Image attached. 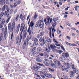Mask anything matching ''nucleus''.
Masks as SVG:
<instances>
[{
	"mask_svg": "<svg viewBox=\"0 0 79 79\" xmlns=\"http://www.w3.org/2000/svg\"><path fill=\"white\" fill-rule=\"evenodd\" d=\"M74 67H75V66H74V65L73 64L72 65V68L73 70V71H71L70 72V74L71 75V77H73L76 73L77 74L79 73V72L78 71L77 69Z\"/></svg>",
	"mask_w": 79,
	"mask_h": 79,
	"instance_id": "nucleus-1",
	"label": "nucleus"
},
{
	"mask_svg": "<svg viewBox=\"0 0 79 79\" xmlns=\"http://www.w3.org/2000/svg\"><path fill=\"white\" fill-rule=\"evenodd\" d=\"M44 19H42L41 20H40L36 22L35 27H40V28H44Z\"/></svg>",
	"mask_w": 79,
	"mask_h": 79,
	"instance_id": "nucleus-2",
	"label": "nucleus"
},
{
	"mask_svg": "<svg viewBox=\"0 0 79 79\" xmlns=\"http://www.w3.org/2000/svg\"><path fill=\"white\" fill-rule=\"evenodd\" d=\"M32 38V36H31L29 38V36H27V37L26 40H25L24 41V44L23 45V48H25L26 46H27L28 45V42L29 41V40H31Z\"/></svg>",
	"mask_w": 79,
	"mask_h": 79,
	"instance_id": "nucleus-3",
	"label": "nucleus"
},
{
	"mask_svg": "<svg viewBox=\"0 0 79 79\" xmlns=\"http://www.w3.org/2000/svg\"><path fill=\"white\" fill-rule=\"evenodd\" d=\"M24 29V26L23 28L21 27L20 29V31L21 32L20 35L19 40L18 43L19 45H20V44H21V40H22V33H23V31Z\"/></svg>",
	"mask_w": 79,
	"mask_h": 79,
	"instance_id": "nucleus-4",
	"label": "nucleus"
},
{
	"mask_svg": "<svg viewBox=\"0 0 79 79\" xmlns=\"http://www.w3.org/2000/svg\"><path fill=\"white\" fill-rule=\"evenodd\" d=\"M34 26V23H33V22L31 21V22L30 23V26H29V28H28V31H27L28 32H29V35H31V34H32V28L31 30H30V28L31 27L32 28V27Z\"/></svg>",
	"mask_w": 79,
	"mask_h": 79,
	"instance_id": "nucleus-5",
	"label": "nucleus"
},
{
	"mask_svg": "<svg viewBox=\"0 0 79 79\" xmlns=\"http://www.w3.org/2000/svg\"><path fill=\"white\" fill-rule=\"evenodd\" d=\"M62 55L63 56L60 57V58L62 60H66V58H68L69 57V54L68 52H66L65 53H63L62 54Z\"/></svg>",
	"mask_w": 79,
	"mask_h": 79,
	"instance_id": "nucleus-6",
	"label": "nucleus"
},
{
	"mask_svg": "<svg viewBox=\"0 0 79 79\" xmlns=\"http://www.w3.org/2000/svg\"><path fill=\"white\" fill-rule=\"evenodd\" d=\"M48 48L49 49L51 48L53 52H55L56 51V50L55 49V48H56V46L55 45V44H54L50 45V46L48 47Z\"/></svg>",
	"mask_w": 79,
	"mask_h": 79,
	"instance_id": "nucleus-7",
	"label": "nucleus"
},
{
	"mask_svg": "<svg viewBox=\"0 0 79 79\" xmlns=\"http://www.w3.org/2000/svg\"><path fill=\"white\" fill-rule=\"evenodd\" d=\"M46 76L48 78H52V75H51L50 74H46V75H41V77L43 78V79H44L45 78V77Z\"/></svg>",
	"mask_w": 79,
	"mask_h": 79,
	"instance_id": "nucleus-8",
	"label": "nucleus"
},
{
	"mask_svg": "<svg viewBox=\"0 0 79 79\" xmlns=\"http://www.w3.org/2000/svg\"><path fill=\"white\" fill-rule=\"evenodd\" d=\"M20 24H19L17 26V28L15 29L14 33L15 34H18L19 30V27H20Z\"/></svg>",
	"mask_w": 79,
	"mask_h": 79,
	"instance_id": "nucleus-9",
	"label": "nucleus"
},
{
	"mask_svg": "<svg viewBox=\"0 0 79 79\" xmlns=\"http://www.w3.org/2000/svg\"><path fill=\"white\" fill-rule=\"evenodd\" d=\"M40 42H41L42 44H40V45L41 46L44 45L45 44V40H44V38H42V37H41L40 39Z\"/></svg>",
	"mask_w": 79,
	"mask_h": 79,
	"instance_id": "nucleus-10",
	"label": "nucleus"
},
{
	"mask_svg": "<svg viewBox=\"0 0 79 79\" xmlns=\"http://www.w3.org/2000/svg\"><path fill=\"white\" fill-rule=\"evenodd\" d=\"M44 22L46 25H48V24H50V17L48 18L47 20L46 19H45Z\"/></svg>",
	"mask_w": 79,
	"mask_h": 79,
	"instance_id": "nucleus-11",
	"label": "nucleus"
},
{
	"mask_svg": "<svg viewBox=\"0 0 79 79\" xmlns=\"http://www.w3.org/2000/svg\"><path fill=\"white\" fill-rule=\"evenodd\" d=\"M22 39L24 40L26 38V35H27V32L24 31L23 33V35H22Z\"/></svg>",
	"mask_w": 79,
	"mask_h": 79,
	"instance_id": "nucleus-12",
	"label": "nucleus"
},
{
	"mask_svg": "<svg viewBox=\"0 0 79 79\" xmlns=\"http://www.w3.org/2000/svg\"><path fill=\"white\" fill-rule=\"evenodd\" d=\"M33 69L35 71H38L39 69H40L41 67H40L38 66H34L33 67Z\"/></svg>",
	"mask_w": 79,
	"mask_h": 79,
	"instance_id": "nucleus-13",
	"label": "nucleus"
},
{
	"mask_svg": "<svg viewBox=\"0 0 79 79\" xmlns=\"http://www.w3.org/2000/svg\"><path fill=\"white\" fill-rule=\"evenodd\" d=\"M20 3H21V2H20L19 1L18 2H15L14 4V7H16L17 5H19Z\"/></svg>",
	"mask_w": 79,
	"mask_h": 79,
	"instance_id": "nucleus-14",
	"label": "nucleus"
},
{
	"mask_svg": "<svg viewBox=\"0 0 79 79\" xmlns=\"http://www.w3.org/2000/svg\"><path fill=\"white\" fill-rule=\"evenodd\" d=\"M19 18L20 19H22V21H24L25 18L24 16H23V15L22 14H21L20 15Z\"/></svg>",
	"mask_w": 79,
	"mask_h": 79,
	"instance_id": "nucleus-15",
	"label": "nucleus"
},
{
	"mask_svg": "<svg viewBox=\"0 0 79 79\" xmlns=\"http://www.w3.org/2000/svg\"><path fill=\"white\" fill-rule=\"evenodd\" d=\"M34 43L36 45H38V44H39V41H38V40L37 39H35L34 41Z\"/></svg>",
	"mask_w": 79,
	"mask_h": 79,
	"instance_id": "nucleus-16",
	"label": "nucleus"
},
{
	"mask_svg": "<svg viewBox=\"0 0 79 79\" xmlns=\"http://www.w3.org/2000/svg\"><path fill=\"white\" fill-rule=\"evenodd\" d=\"M18 19H19V15L17 14L15 16V20L16 21H17Z\"/></svg>",
	"mask_w": 79,
	"mask_h": 79,
	"instance_id": "nucleus-17",
	"label": "nucleus"
},
{
	"mask_svg": "<svg viewBox=\"0 0 79 79\" xmlns=\"http://www.w3.org/2000/svg\"><path fill=\"white\" fill-rule=\"evenodd\" d=\"M0 2L1 3V5H4V4H5V0H2L0 1Z\"/></svg>",
	"mask_w": 79,
	"mask_h": 79,
	"instance_id": "nucleus-18",
	"label": "nucleus"
},
{
	"mask_svg": "<svg viewBox=\"0 0 79 79\" xmlns=\"http://www.w3.org/2000/svg\"><path fill=\"white\" fill-rule=\"evenodd\" d=\"M12 26L13 29H15L16 26L15 25V22H13L12 24Z\"/></svg>",
	"mask_w": 79,
	"mask_h": 79,
	"instance_id": "nucleus-19",
	"label": "nucleus"
},
{
	"mask_svg": "<svg viewBox=\"0 0 79 79\" xmlns=\"http://www.w3.org/2000/svg\"><path fill=\"white\" fill-rule=\"evenodd\" d=\"M38 17V15H37L36 12H35V15L33 17L34 19H37Z\"/></svg>",
	"mask_w": 79,
	"mask_h": 79,
	"instance_id": "nucleus-20",
	"label": "nucleus"
},
{
	"mask_svg": "<svg viewBox=\"0 0 79 79\" xmlns=\"http://www.w3.org/2000/svg\"><path fill=\"white\" fill-rule=\"evenodd\" d=\"M8 28H12L13 27H12V25H11V24L10 23L8 24Z\"/></svg>",
	"mask_w": 79,
	"mask_h": 79,
	"instance_id": "nucleus-21",
	"label": "nucleus"
},
{
	"mask_svg": "<svg viewBox=\"0 0 79 79\" xmlns=\"http://www.w3.org/2000/svg\"><path fill=\"white\" fill-rule=\"evenodd\" d=\"M40 65L41 66H42L43 68H44V69H43V70H46V68H45V66L44 64H40Z\"/></svg>",
	"mask_w": 79,
	"mask_h": 79,
	"instance_id": "nucleus-22",
	"label": "nucleus"
},
{
	"mask_svg": "<svg viewBox=\"0 0 79 79\" xmlns=\"http://www.w3.org/2000/svg\"><path fill=\"white\" fill-rule=\"evenodd\" d=\"M29 45L31 47H34V43H30L29 44Z\"/></svg>",
	"mask_w": 79,
	"mask_h": 79,
	"instance_id": "nucleus-23",
	"label": "nucleus"
},
{
	"mask_svg": "<svg viewBox=\"0 0 79 79\" xmlns=\"http://www.w3.org/2000/svg\"><path fill=\"white\" fill-rule=\"evenodd\" d=\"M19 42V36H17L16 38V40L15 41L16 44H18Z\"/></svg>",
	"mask_w": 79,
	"mask_h": 79,
	"instance_id": "nucleus-24",
	"label": "nucleus"
},
{
	"mask_svg": "<svg viewBox=\"0 0 79 79\" xmlns=\"http://www.w3.org/2000/svg\"><path fill=\"white\" fill-rule=\"evenodd\" d=\"M3 7H4L5 8L6 10L7 9H8V5H5Z\"/></svg>",
	"mask_w": 79,
	"mask_h": 79,
	"instance_id": "nucleus-25",
	"label": "nucleus"
},
{
	"mask_svg": "<svg viewBox=\"0 0 79 79\" xmlns=\"http://www.w3.org/2000/svg\"><path fill=\"white\" fill-rule=\"evenodd\" d=\"M55 30V27H53L52 28V37H54V33H53V31H54Z\"/></svg>",
	"mask_w": 79,
	"mask_h": 79,
	"instance_id": "nucleus-26",
	"label": "nucleus"
},
{
	"mask_svg": "<svg viewBox=\"0 0 79 79\" xmlns=\"http://www.w3.org/2000/svg\"><path fill=\"white\" fill-rule=\"evenodd\" d=\"M57 24V22H56L55 23H53L52 24V26L54 27H55V26H56V24Z\"/></svg>",
	"mask_w": 79,
	"mask_h": 79,
	"instance_id": "nucleus-27",
	"label": "nucleus"
},
{
	"mask_svg": "<svg viewBox=\"0 0 79 79\" xmlns=\"http://www.w3.org/2000/svg\"><path fill=\"white\" fill-rule=\"evenodd\" d=\"M11 16H9V18L7 19L6 21V23H8V22L10 21V19L11 18Z\"/></svg>",
	"mask_w": 79,
	"mask_h": 79,
	"instance_id": "nucleus-28",
	"label": "nucleus"
},
{
	"mask_svg": "<svg viewBox=\"0 0 79 79\" xmlns=\"http://www.w3.org/2000/svg\"><path fill=\"white\" fill-rule=\"evenodd\" d=\"M8 29L9 31V32H13V28H8Z\"/></svg>",
	"mask_w": 79,
	"mask_h": 79,
	"instance_id": "nucleus-29",
	"label": "nucleus"
},
{
	"mask_svg": "<svg viewBox=\"0 0 79 79\" xmlns=\"http://www.w3.org/2000/svg\"><path fill=\"white\" fill-rule=\"evenodd\" d=\"M58 19V17L54 18L53 19V21L54 22H56V21Z\"/></svg>",
	"mask_w": 79,
	"mask_h": 79,
	"instance_id": "nucleus-30",
	"label": "nucleus"
},
{
	"mask_svg": "<svg viewBox=\"0 0 79 79\" xmlns=\"http://www.w3.org/2000/svg\"><path fill=\"white\" fill-rule=\"evenodd\" d=\"M60 67L61 68V69L63 71L65 69V67L64 66L60 65Z\"/></svg>",
	"mask_w": 79,
	"mask_h": 79,
	"instance_id": "nucleus-31",
	"label": "nucleus"
},
{
	"mask_svg": "<svg viewBox=\"0 0 79 79\" xmlns=\"http://www.w3.org/2000/svg\"><path fill=\"white\" fill-rule=\"evenodd\" d=\"M38 53H39V52H36V51L34 52L33 53V54L34 55H38Z\"/></svg>",
	"mask_w": 79,
	"mask_h": 79,
	"instance_id": "nucleus-32",
	"label": "nucleus"
},
{
	"mask_svg": "<svg viewBox=\"0 0 79 79\" xmlns=\"http://www.w3.org/2000/svg\"><path fill=\"white\" fill-rule=\"evenodd\" d=\"M38 52H41L42 51V48H37Z\"/></svg>",
	"mask_w": 79,
	"mask_h": 79,
	"instance_id": "nucleus-33",
	"label": "nucleus"
},
{
	"mask_svg": "<svg viewBox=\"0 0 79 79\" xmlns=\"http://www.w3.org/2000/svg\"><path fill=\"white\" fill-rule=\"evenodd\" d=\"M44 60H45L46 62V64H48V63H49V60L47 59H45Z\"/></svg>",
	"mask_w": 79,
	"mask_h": 79,
	"instance_id": "nucleus-34",
	"label": "nucleus"
},
{
	"mask_svg": "<svg viewBox=\"0 0 79 79\" xmlns=\"http://www.w3.org/2000/svg\"><path fill=\"white\" fill-rule=\"evenodd\" d=\"M52 27H51L50 28V32H49V35L50 36H51L52 35Z\"/></svg>",
	"mask_w": 79,
	"mask_h": 79,
	"instance_id": "nucleus-35",
	"label": "nucleus"
},
{
	"mask_svg": "<svg viewBox=\"0 0 79 79\" xmlns=\"http://www.w3.org/2000/svg\"><path fill=\"white\" fill-rule=\"evenodd\" d=\"M44 34V31H42L40 33V36H42Z\"/></svg>",
	"mask_w": 79,
	"mask_h": 79,
	"instance_id": "nucleus-36",
	"label": "nucleus"
},
{
	"mask_svg": "<svg viewBox=\"0 0 79 79\" xmlns=\"http://www.w3.org/2000/svg\"><path fill=\"white\" fill-rule=\"evenodd\" d=\"M54 62L55 64H56V63H58V60L56 59H55L54 60Z\"/></svg>",
	"mask_w": 79,
	"mask_h": 79,
	"instance_id": "nucleus-37",
	"label": "nucleus"
},
{
	"mask_svg": "<svg viewBox=\"0 0 79 79\" xmlns=\"http://www.w3.org/2000/svg\"><path fill=\"white\" fill-rule=\"evenodd\" d=\"M36 49H37V48H36V47H35L33 48L32 50V52H33L35 51V50H36Z\"/></svg>",
	"mask_w": 79,
	"mask_h": 79,
	"instance_id": "nucleus-38",
	"label": "nucleus"
},
{
	"mask_svg": "<svg viewBox=\"0 0 79 79\" xmlns=\"http://www.w3.org/2000/svg\"><path fill=\"white\" fill-rule=\"evenodd\" d=\"M64 65H65V66H69V64L68 63H64Z\"/></svg>",
	"mask_w": 79,
	"mask_h": 79,
	"instance_id": "nucleus-39",
	"label": "nucleus"
},
{
	"mask_svg": "<svg viewBox=\"0 0 79 79\" xmlns=\"http://www.w3.org/2000/svg\"><path fill=\"white\" fill-rule=\"evenodd\" d=\"M46 40L47 42H49L50 41V38H46Z\"/></svg>",
	"mask_w": 79,
	"mask_h": 79,
	"instance_id": "nucleus-40",
	"label": "nucleus"
},
{
	"mask_svg": "<svg viewBox=\"0 0 79 79\" xmlns=\"http://www.w3.org/2000/svg\"><path fill=\"white\" fill-rule=\"evenodd\" d=\"M49 70L50 71H52V72H54L55 71V70H54V69H50V68H49Z\"/></svg>",
	"mask_w": 79,
	"mask_h": 79,
	"instance_id": "nucleus-41",
	"label": "nucleus"
},
{
	"mask_svg": "<svg viewBox=\"0 0 79 79\" xmlns=\"http://www.w3.org/2000/svg\"><path fill=\"white\" fill-rule=\"evenodd\" d=\"M10 37H11V39L12 40V38H13V32H12Z\"/></svg>",
	"mask_w": 79,
	"mask_h": 79,
	"instance_id": "nucleus-42",
	"label": "nucleus"
},
{
	"mask_svg": "<svg viewBox=\"0 0 79 79\" xmlns=\"http://www.w3.org/2000/svg\"><path fill=\"white\" fill-rule=\"evenodd\" d=\"M44 56H49L47 54V53L46 52H44Z\"/></svg>",
	"mask_w": 79,
	"mask_h": 79,
	"instance_id": "nucleus-43",
	"label": "nucleus"
},
{
	"mask_svg": "<svg viewBox=\"0 0 79 79\" xmlns=\"http://www.w3.org/2000/svg\"><path fill=\"white\" fill-rule=\"evenodd\" d=\"M47 49V48H46V50L47 52H48V53H49V52H50V49Z\"/></svg>",
	"mask_w": 79,
	"mask_h": 79,
	"instance_id": "nucleus-44",
	"label": "nucleus"
},
{
	"mask_svg": "<svg viewBox=\"0 0 79 79\" xmlns=\"http://www.w3.org/2000/svg\"><path fill=\"white\" fill-rule=\"evenodd\" d=\"M5 8L3 6L2 8L1 9V10L2 11H4L5 10Z\"/></svg>",
	"mask_w": 79,
	"mask_h": 79,
	"instance_id": "nucleus-45",
	"label": "nucleus"
},
{
	"mask_svg": "<svg viewBox=\"0 0 79 79\" xmlns=\"http://www.w3.org/2000/svg\"><path fill=\"white\" fill-rule=\"evenodd\" d=\"M49 21H50V23H51V24H52V21H53V19H49Z\"/></svg>",
	"mask_w": 79,
	"mask_h": 79,
	"instance_id": "nucleus-46",
	"label": "nucleus"
},
{
	"mask_svg": "<svg viewBox=\"0 0 79 79\" xmlns=\"http://www.w3.org/2000/svg\"><path fill=\"white\" fill-rule=\"evenodd\" d=\"M3 15H4V13L3 12H2L1 13L0 15L1 16V17H2V16H3Z\"/></svg>",
	"mask_w": 79,
	"mask_h": 79,
	"instance_id": "nucleus-47",
	"label": "nucleus"
},
{
	"mask_svg": "<svg viewBox=\"0 0 79 79\" xmlns=\"http://www.w3.org/2000/svg\"><path fill=\"white\" fill-rule=\"evenodd\" d=\"M4 37H5V39H6L7 36L6 35V34H4Z\"/></svg>",
	"mask_w": 79,
	"mask_h": 79,
	"instance_id": "nucleus-48",
	"label": "nucleus"
},
{
	"mask_svg": "<svg viewBox=\"0 0 79 79\" xmlns=\"http://www.w3.org/2000/svg\"><path fill=\"white\" fill-rule=\"evenodd\" d=\"M24 23H22L21 24V27L23 28L24 27Z\"/></svg>",
	"mask_w": 79,
	"mask_h": 79,
	"instance_id": "nucleus-49",
	"label": "nucleus"
},
{
	"mask_svg": "<svg viewBox=\"0 0 79 79\" xmlns=\"http://www.w3.org/2000/svg\"><path fill=\"white\" fill-rule=\"evenodd\" d=\"M58 52H59L60 54H61V53H63V51H62L59 50L58 51Z\"/></svg>",
	"mask_w": 79,
	"mask_h": 79,
	"instance_id": "nucleus-50",
	"label": "nucleus"
},
{
	"mask_svg": "<svg viewBox=\"0 0 79 79\" xmlns=\"http://www.w3.org/2000/svg\"><path fill=\"white\" fill-rule=\"evenodd\" d=\"M61 48H62V49L63 50H64V51H65V49H64V48L63 46H61Z\"/></svg>",
	"mask_w": 79,
	"mask_h": 79,
	"instance_id": "nucleus-51",
	"label": "nucleus"
},
{
	"mask_svg": "<svg viewBox=\"0 0 79 79\" xmlns=\"http://www.w3.org/2000/svg\"><path fill=\"white\" fill-rule=\"evenodd\" d=\"M36 60L37 61H38V62L40 61V59L39 58H37L36 59Z\"/></svg>",
	"mask_w": 79,
	"mask_h": 79,
	"instance_id": "nucleus-52",
	"label": "nucleus"
},
{
	"mask_svg": "<svg viewBox=\"0 0 79 79\" xmlns=\"http://www.w3.org/2000/svg\"><path fill=\"white\" fill-rule=\"evenodd\" d=\"M6 10H7V13H9V11H10V9L8 8Z\"/></svg>",
	"mask_w": 79,
	"mask_h": 79,
	"instance_id": "nucleus-53",
	"label": "nucleus"
},
{
	"mask_svg": "<svg viewBox=\"0 0 79 79\" xmlns=\"http://www.w3.org/2000/svg\"><path fill=\"white\" fill-rule=\"evenodd\" d=\"M10 6L11 8H12V9H13V8L14 7V6L13 5H11Z\"/></svg>",
	"mask_w": 79,
	"mask_h": 79,
	"instance_id": "nucleus-54",
	"label": "nucleus"
},
{
	"mask_svg": "<svg viewBox=\"0 0 79 79\" xmlns=\"http://www.w3.org/2000/svg\"><path fill=\"white\" fill-rule=\"evenodd\" d=\"M68 8H69V7H67V8H66L65 9V10H66V11H68Z\"/></svg>",
	"mask_w": 79,
	"mask_h": 79,
	"instance_id": "nucleus-55",
	"label": "nucleus"
},
{
	"mask_svg": "<svg viewBox=\"0 0 79 79\" xmlns=\"http://www.w3.org/2000/svg\"><path fill=\"white\" fill-rule=\"evenodd\" d=\"M3 27V25L1 23H0V28H2Z\"/></svg>",
	"mask_w": 79,
	"mask_h": 79,
	"instance_id": "nucleus-56",
	"label": "nucleus"
},
{
	"mask_svg": "<svg viewBox=\"0 0 79 79\" xmlns=\"http://www.w3.org/2000/svg\"><path fill=\"white\" fill-rule=\"evenodd\" d=\"M72 36H75V35H76V34L74 33H72Z\"/></svg>",
	"mask_w": 79,
	"mask_h": 79,
	"instance_id": "nucleus-57",
	"label": "nucleus"
},
{
	"mask_svg": "<svg viewBox=\"0 0 79 79\" xmlns=\"http://www.w3.org/2000/svg\"><path fill=\"white\" fill-rule=\"evenodd\" d=\"M65 71H66L67 72H68L69 71V70H68V68H66Z\"/></svg>",
	"mask_w": 79,
	"mask_h": 79,
	"instance_id": "nucleus-58",
	"label": "nucleus"
},
{
	"mask_svg": "<svg viewBox=\"0 0 79 79\" xmlns=\"http://www.w3.org/2000/svg\"><path fill=\"white\" fill-rule=\"evenodd\" d=\"M17 10H18L17 9H15L14 11V14H15V13H16V12H17Z\"/></svg>",
	"mask_w": 79,
	"mask_h": 79,
	"instance_id": "nucleus-59",
	"label": "nucleus"
},
{
	"mask_svg": "<svg viewBox=\"0 0 79 79\" xmlns=\"http://www.w3.org/2000/svg\"><path fill=\"white\" fill-rule=\"evenodd\" d=\"M1 24L2 25H4V24H5V21H4L2 22L1 23Z\"/></svg>",
	"mask_w": 79,
	"mask_h": 79,
	"instance_id": "nucleus-60",
	"label": "nucleus"
},
{
	"mask_svg": "<svg viewBox=\"0 0 79 79\" xmlns=\"http://www.w3.org/2000/svg\"><path fill=\"white\" fill-rule=\"evenodd\" d=\"M66 38L67 39H70V38H71V37H69V36H67L66 37Z\"/></svg>",
	"mask_w": 79,
	"mask_h": 79,
	"instance_id": "nucleus-61",
	"label": "nucleus"
},
{
	"mask_svg": "<svg viewBox=\"0 0 79 79\" xmlns=\"http://www.w3.org/2000/svg\"><path fill=\"white\" fill-rule=\"evenodd\" d=\"M40 35H38L37 36V37L38 39H39V38H40Z\"/></svg>",
	"mask_w": 79,
	"mask_h": 79,
	"instance_id": "nucleus-62",
	"label": "nucleus"
},
{
	"mask_svg": "<svg viewBox=\"0 0 79 79\" xmlns=\"http://www.w3.org/2000/svg\"><path fill=\"white\" fill-rule=\"evenodd\" d=\"M75 8L76 11H77V6H76L75 7Z\"/></svg>",
	"mask_w": 79,
	"mask_h": 79,
	"instance_id": "nucleus-63",
	"label": "nucleus"
},
{
	"mask_svg": "<svg viewBox=\"0 0 79 79\" xmlns=\"http://www.w3.org/2000/svg\"><path fill=\"white\" fill-rule=\"evenodd\" d=\"M57 64L59 66H60V61H58L57 62Z\"/></svg>",
	"mask_w": 79,
	"mask_h": 79,
	"instance_id": "nucleus-64",
	"label": "nucleus"
}]
</instances>
